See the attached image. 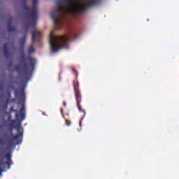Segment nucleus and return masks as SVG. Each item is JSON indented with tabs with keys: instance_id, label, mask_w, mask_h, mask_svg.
Segmentation results:
<instances>
[{
	"instance_id": "obj_6",
	"label": "nucleus",
	"mask_w": 179,
	"mask_h": 179,
	"mask_svg": "<svg viewBox=\"0 0 179 179\" xmlns=\"http://www.w3.org/2000/svg\"><path fill=\"white\" fill-rule=\"evenodd\" d=\"M73 90L76 101L77 103V107L80 113H83V118L85 115H86V112L80 107V103L82 102V93H80V90H79V83L78 81H73Z\"/></svg>"
},
{
	"instance_id": "obj_8",
	"label": "nucleus",
	"mask_w": 179,
	"mask_h": 179,
	"mask_svg": "<svg viewBox=\"0 0 179 179\" xmlns=\"http://www.w3.org/2000/svg\"><path fill=\"white\" fill-rule=\"evenodd\" d=\"M12 155H10V152H6L5 158L6 159V162H3V164H6L8 166V169H10V166H12V159H10Z\"/></svg>"
},
{
	"instance_id": "obj_23",
	"label": "nucleus",
	"mask_w": 179,
	"mask_h": 179,
	"mask_svg": "<svg viewBox=\"0 0 179 179\" xmlns=\"http://www.w3.org/2000/svg\"><path fill=\"white\" fill-rule=\"evenodd\" d=\"M9 65H12V62H10L9 63Z\"/></svg>"
},
{
	"instance_id": "obj_19",
	"label": "nucleus",
	"mask_w": 179,
	"mask_h": 179,
	"mask_svg": "<svg viewBox=\"0 0 179 179\" xmlns=\"http://www.w3.org/2000/svg\"><path fill=\"white\" fill-rule=\"evenodd\" d=\"M70 36H75V34L72 31H70Z\"/></svg>"
},
{
	"instance_id": "obj_14",
	"label": "nucleus",
	"mask_w": 179,
	"mask_h": 179,
	"mask_svg": "<svg viewBox=\"0 0 179 179\" xmlns=\"http://www.w3.org/2000/svg\"><path fill=\"white\" fill-rule=\"evenodd\" d=\"M2 160L0 161V176L2 174V172L3 171V168H1V166H2Z\"/></svg>"
},
{
	"instance_id": "obj_15",
	"label": "nucleus",
	"mask_w": 179,
	"mask_h": 179,
	"mask_svg": "<svg viewBox=\"0 0 179 179\" xmlns=\"http://www.w3.org/2000/svg\"><path fill=\"white\" fill-rule=\"evenodd\" d=\"M65 122H66V125H67V127H70L71 126V121L68 120H65Z\"/></svg>"
},
{
	"instance_id": "obj_10",
	"label": "nucleus",
	"mask_w": 179,
	"mask_h": 179,
	"mask_svg": "<svg viewBox=\"0 0 179 179\" xmlns=\"http://www.w3.org/2000/svg\"><path fill=\"white\" fill-rule=\"evenodd\" d=\"M27 60L29 61V65L31 66V71H34V68L36 66V60H34V58H33L30 56H28L27 57Z\"/></svg>"
},
{
	"instance_id": "obj_17",
	"label": "nucleus",
	"mask_w": 179,
	"mask_h": 179,
	"mask_svg": "<svg viewBox=\"0 0 179 179\" xmlns=\"http://www.w3.org/2000/svg\"><path fill=\"white\" fill-rule=\"evenodd\" d=\"M3 141H0V148L2 149V146H3Z\"/></svg>"
},
{
	"instance_id": "obj_22",
	"label": "nucleus",
	"mask_w": 179,
	"mask_h": 179,
	"mask_svg": "<svg viewBox=\"0 0 179 179\" xmlns=\"http://www.w3.org/2000/svg\"><path fill=\"white\" fill-rule=\"evenodd\" d=\"M73 72H76V71L75 70V69H73Z\"/></svg>"
},
{
	"instance_id": "obj_24",
	"label": "nucleus",
	"mask_w": 179,
	"mask_h": 179,
	"mask_svg": "<svg viewBox=\"0 0 179 179\" xmlns=\"http://www.w3.org/2000/svg\"><path fill=\"white\" fill-rule=\"evenodd\" d=\"M10 117H11V116L10 115V116L8 117V120H10Z\"/></svg>"
},
{
	"instance_id": "obj_4",
	"label": "nucleus",
	"mask_w": 179,
	"mask_h": 179,
	"mask_svg": "<svg viewBox=\"0 0 179 179\" xmlns=\"http://www.w3.org/2000/svg\"><path fill=\"white\" fill-rule=\"evenodd\" d=\"M57 8L56 10H53L50 13V17L53 21L55 26H58L62 23L66 15H68V8L65 7L62 4V0H58L57 3Z\"/></svg>"
},
{
	"instance_id": "obj_2",
	"label": "nucleus",
	"mask_w": 179,
	"mask_h": 179,
	"mask_svg": "<svg viewBox=\"0 0 179 179\" xmlns=\"http://www.w3.org/2000/svg\"><path fill=\"white\" fill-rule=\"evenodd\" d=\"M32 2L33 8L32 10H30L29 8L27 7V0H22V6L25 15L29 19L32 20V21L29 22L26 26V30H29L30 27L34 29V31L31 32L32 44L28 50L29 54L36 52V50L34 49V43L36 41H37V38H41V37H43V34H41V32H40L38 30L36 29V26H37V19L38 17V14L37 12V3H38V1L37 0H32ZM36 37L37 38H36Z\"/></svg>"
},
{
	"instance_id": "obj_25",
	"label": "nucleus",
	"mask_w": 179,
	"mask_h": 179,
	"mask_svg": "<svg viewBox=\"0 0 179 179\" xmlns=\"http://www.w3.org/2000/svg\"><path fill=\"white\" fill-rule=\"evenodd\" d=\"M5 107H8V104H6V105H5Z\"/></svg>"
},
{
	"instance_id": "obj_18",
	"label": "nucleus",
	"mask_w": 179,
	"mask_h": 179,
	"mask_svg": "<svg viewBox=\"0 0 179 179\" xmlns=\"http://www.w3.org/2000/svg\"><path fill=\"white\" fill-rule=\"evenodd\" d=\"M14 110H15V109H13V107H11V108H10V113H13Z\"/></svg>"
},
{
	"instance_id": "obj_11",
	"label": "nucleus",
	"mask_w": 179,
	"mask_h": 179,
	"mask_svg": "<svg viewBox=\"0 0 179 179\" xmlns=\"http://www.w3.org/2000/svg\"><path fill=\"white\" fill-rule=\"evenodd\" d=\"M8 29L10 32L16 31V28L12 27V18L8 20Z\"/></svg>"
},
{
	"instance_id": "obj_13",
	"label": "nucleus",
	"mask_w": 179,
	"mask_h": 179,
	"mask_svg": "<svg viewBox=\"0 0 179 179\" xmlns=\"http://www.w3.org/2000/svg\"><path fill=\"white\" fill-rule=\"evenodd\" d=\"M9 150H10V147H6L5 152L1 151V155H3V153H6V152H9Z\"/></svg>"
},
{
	"instance_id": "obj_5",
	"label": "nucleus",
	"mask_w": 179,
	"mask_h": 179,
	"mask_svg": "<svg viewBox=\"0 0 179 179\" xmlns=\"http://www.w3.org/2000/svg\"><path fill=\"white\" fill-rule=\"evenodd\" d=\"M49 43L52 52H57L61 48H68L69 36L63 35L62 36H55L52 34L50 35Z\"/></svg>"
},
{
	"instance_id": "obj_26",
	"label": "nucleus",
	"mask_w": 179,
	"mask_h": 179,
	"mask_svg": "<svg viewBox=\"0 0 179 179\" xmlns=\"http://www.w3.org/2000/svg\"><path fill=\"white\" fill-rule=\"evenodd\" d=\"M1 90H2V87H1Z\"/></svg>"
},
{
	"instance_id": "obj_21",
	"label": "nucleus",
	"mask_w": 179,
	"mask_h": 179,
	"mask_svg": "<svg viewBox=\"0 0 179 179\" xmlns=\"http://www.w3.org/2000/svg\"><path fill=\"white\" fill-rule=\"evenodd\" d=\"M79 125H80V127H82V120L80 121Z\"/></svg>"
},
{
	"instance_id": "obj_12",
	"label": "nucleus",
	"mask_w": 179,
	"mask_h": 179,
	"mask_svg": "<svg viewBox=\"0 0 179 179\" xmlns=\"http://www.w3.org/2000/svg\"><path fill=\"white\" fill-rule=\"evenodd\" d=\"M3 51H4V55L6 57V58H9V51L8 50V43H4L3 45Z\"/></svg>"
},
{
	"instance_id": "obj_9",
	"label": "nucleus",
	"mask_w": 179,
	"mask_h": 179,
	"mask_svg": "<svg viewBox=\"0 0 179 179\" xmlns=\"http://www.w3.org/2000/svg\"><path fill=\"white\" fill-rule=\"evenodd\" d=\"M15 97H17L18 100L24 101V90H22L21 91H15Z\"/></svg>"
},
{
	"instance_id": "obj_1",
	"label": "nucleus",
	"mask_w": 179,
	"mask_h": 179,
	"mask_svg": "<svg viewBox=\"0 0 179 179\" xmlns=\"http://www.w3.org/2000/svg\"><path fill=\"white\" fill-rule=\"evenodd\" d=\"M13 113H16L15 120L20 122H18L17 124L16 125V120H9V132L7 131L4 134V138L9 145H13V142H15V141L20 139V141H17V145H20V143H22V139H23V128L21 126L22 121L24 120L26 118V107L24 103L22 104L19 114L17 113V110L16 109H14Z\"/></svg>"
},
{
	"instance_id": "obj_16",
	"label": "nucleus",
	"mask_w": 179,
	"mask_h": 179,
	"mask_svg": "<svg viewBox=\"0 0 179 179\" xmlns=\"http://www.w3.org/2000/svg\"><path fill=\"white\" fill-rule=\"evenodd\" d=\"M15 71H17V72H20V71H21L20 66H16L15 67Z\"/></svg>"
},
{
	"instance_id": "obj_7",
	"label": "nucleus",
	"mask_w": 179,
	"mask_h": 179,
	"mask_svg": "<svg viewBox=\"0 0 179 179\" xmlns=\"http://www.w3.org/2000/svg\"><path fill=\"white\" fill-rule=\"evenodd\" d=\"M26 38L27 36L24 35L22 38L20 39V50L22 51V54L21 55V60H22V65L24 68V72L25 75L29 73V64L26 62V56L24 55V44H26Z\"/></svg>"
},
{
	"instance_id": "obj_20",
	"label": "nucleus",
	"mask_w": 179,
	"mask_h": 179,
	"mask_svg": "<svg viewBox=\"0 0 179 179\" xmlns=\"http://www.w3.org/2000/svg\"><path fill=\"white\" fill-rule=\"evenodd\" d=\"M63 106H64V107H66V102L64 101L63 102Z\"/></svg>"
},
{
	"instance_id": "obj_3",
	"label": "nucleus",
	"mask_w": 179,
	"mask_h": 179,
	"mask_svg": "<svg viewBox=\"0 0 179 179\" xmlns=\"http://www.w3.org/2000/svg\"><path fill=\"white\" fill-rule=\"evenodd\" d=\"M99 1L100 0H88L87 2L83 3L78 0H63V2L69 5V8H67L69 13L75 15L86 12L88 8L94 6V5L99 3Z\"/></svg>"
}]
</instances>
